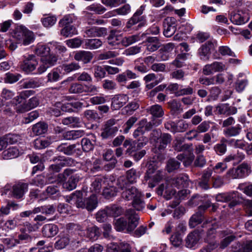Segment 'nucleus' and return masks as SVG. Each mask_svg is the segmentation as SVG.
I'll return each mask as SVG.
<instances>
[{"label": "nucleus", "mask_w": 252, "mask_h": 252, "mask_svg": "<svg viewBox=\"0 0 252 252\" xmlns=\"http://www.w3.org/2000/svg\"><path fill=\"white\" fill-rule=\"evenodd\" d=\"M248 17L240 11H233L230 14V20L232 23L236 25L243 24L248 21Z\"/></svg>", "instance_id": "30"}, {"label": "nucleus", "mask_w": 252, "mask_h": 252, "mask_svg": "<svg viewBox=\"0 0 252 252\" xmlns=\"http://www.w3.org/2000/svg\"><path fill=\"white\" fill-rule=\"evenodd\" d=\"M189 177L183 174L168 179V183L170 186L178 189L188 187L189 186Z\"/></svg>", "instance_id": "13"}, {"label": "nucleus", "mask_w": 252, "mask_h": 252, "mask_svg": "<svg viewBox=\"0 0 252 252\" xmlns=\"http://www.w3.org/2000/svg\"><path fill=\"white\" fill-rule=\"evenodd\" d=\"M218 226L215 220L206 221V222L203 223V227H209L207 232V236L209 239H211L214 237L213 235L215 233Z\"/></svg>", "instance_id": "39"}, {"label": "nucleus", "mask_w": 252, "mask_h": 252, "mask_svg": "<svg viewBox=\"0 0 252 252\" xmlns=\"http://www.w3.org/2000/svg\"><path fill=\"white\" fill-rule=\"evenodd\" d=\"M109 217L107 207L103 210H99L95 214V219L98 222H103L107 220Z\"/></svg>", "instance_id": "58"}, {"label": "nucleus", "mask_w": 252, "mask_h": 252, "mask_svg": "<svg viewBox=\"0 0 252 252\" xmlns=\"http://www.w3.org/2000/svg\"><path fill=\"white\" fill-rule=\"evenodd\" d=\"M28 185L26 183L19 182L12 187V195L16 198H21L28 191Z\"/></svg>", "instance_id": "22"}, {"label": "nucleus", "mask_w": 252, "mask_h": 252, "mask_svg": "<svg viewBox=\"0 0 252 252\" xmlns=\"http://www.w3.org/2000/svg\"><path fill=\"white\" fill-rule=\"evenodd\" d=\"M64 125L70 126L73 127L78 126L80 121V119L75 117H69L63 119L62 121Z\"/></svg>", "instance_id": "51"}, {"label": "nucleus", "mask_w": 252, "mask_h": 252, "mask_svg": "<svg viewBox=\"0 0 252 252\" xmlns=\"http://www.w3.org/2000/svg\"><path fill=\"white\" fill-rule=\"evenodd\" d=\"M58 60V57L57 56L50 53L45 57L41 58L39 66L34 74H41L45 72L48 68L55 65Z\"/></svg>", "instance_id": "6"}, {"label": "nucleus", "mask_w": 252, "mask_h": 252, "mask_svg": "<svg viewBox=\"0 0 252 252\" xmlns=\"http://www.w3.org/2000/svg\"><path fill=\"white\" fill-rule=\"evenodd\" d=\"M108 43L112 46H115L121 43L125 46H127L136 41L140 40V37L138 34L133 35L124 39L121 35L116 32H110L107 37Z\"/></svg>", "instance_id": "4"}, {"label": "nucleus", "mask_w": 252, "mask_h": 252, "mask_svg": "<svg viewBox=\"0 0 252 252\" xmlns=\"http://www.w3.org/2000/svg\"><path fill=\"white\" fill-rule=\"evenodd\" d=\"M39 104V99L36 97L31 98L27 103H24L16 107L17 112L23 113L36 107Z\"/></svg>", "instance_id": "21"}, {"label": "nucleus", "mask_w": 252, "mask_h": 252, "mask_svg": "<svg viewBox=\"0 0 252 252\" xmlns=\"http://www.w3.org/2000/svg\"><path fill=\"white\" fill-rule=\"evenodd\" d=\"M211 122L208 121H205L200 123L197 127L196 130H191L187 132V134H192V136L188 137V140H191L194 138H196L198 133H205L208 131L210 127Z\"/></svg>", "instance_id": "24"}, {"label": "nucleus", "mask_w": 252, "mask_h": 252, "mask_svg": "<svg viewBox=\"0 0 252 252\" xmlns=\"http://www.w3.org/2000/svg\"><path fill=\"white\" fill-rule=\"evenodd\" d=\"M34 91L32 90H26L21 92L18 96L15 97L13 100V103L15 104L16 107L19 105H21L25 102H23V100H25L30 96L33 94Z\"/></svg>", "instance_id": "36"}, {"label": "nucleus", "mask_w": 252, "mask_h": 252, "mask_svg": "<svg viewBox=\"0 0 252 252\" xmlns=\"http://www.w3.org/2000/svg\"><path fill=\"white\" fill-rule=\"evenodd\" d=\"M226 69L224 64L221 62H215L212 63L205 65L203 69V74L209 75L216 72H221Z\"/></svg>", "instance_id": "18"}, {"label": "nucleus", "mask_w": 252, "mask_h": 252, "mask_svg": "<svg viewBox=\"0 0 252 252\" xmlns=\"http://www.w3.org/2000/svg\"><path fill=\"white\" fill-rule=\"evenodd\" d=\"M176 158L178 160L183 162L185 167H188L191 165L194 159V155L192 151L189 150L183 153L179 154Z\"/></svg>", "instance_id": "27"}, {"label": "nucleus", "mask_w": 252, "mask_h": 252, "mask_svg": "<svg viewBox=\"0 0 252 252\" xmlns=\"http://www.w3.org/2000/svg\"><path fill=\"white\" fill-rule=\"evenodd\" d=\"M86 231V233H83V235L89 238L90 240L94 241L98 238L99 235V231L97 227L95 226L89 227V226H88Z\"/></svg>", "instance_id": "37"}, {"label": "nucleus", "mask_w": 252, "mask_h": 252, "mask_svg": "<svg viewBox=\"0 0 252 252\" xmlns=\"http://www.w3.org/2000/svg\"><path fill=\"white\" fill-rule=\"evenodd\" d=\"M145 9V6L142 5L136 10L132 17L128 21L126 26L127 28H130L138 23H139L137 26L138 28L142 27L146 25V16L143 15Z\"/></svg>", "instance_id": "10"}, {"label": "nucleus", "mask_w": 252, "mask_h": 252, "mask_svg": "<svg viewBox=\"0 0 252 252\" xmlns=\"http://www.w3.org/2000/svg\"><path fill=\"white\" fill-rule=\"evenodd\" d=\"M4 78V81L6 83L13 84L17 82L22 76L19 73H6Z\"/></svg>", "instance_id": "54"}, {"label": "nucleus", "mask_w": 252, "mask_h": 252, "mask_svg": "<svg viewBox=\"0 0 252 252\" xmlns=\"http://www.w3.org/2000/svg\"><path fill=\"white\" fill-rule=\"evenodd\" d=\"M180 162L176 160L175 158H171L168 160L167 163V170L168 172H171L179 169L180 168Z\"/></svg>", "instance_id": "60"}, {"label": "nucleus", "mask_w": 252, "mask_h": 252, "mask_svg": "<svg viewBox=\"0 0 252 252\" xmlns=\"http://www.w3.org/2000/svg\"><path fill=\"white\" fill-rule=\"evenodd\" d=\"M189 56V53H181L178 54L175 60L170 63V64L177 68H181L186 65L185 61Z\"/></svg>", "instance_id": "33"}, {"label": "nucleus", "mask_w": 252, "mask_h": 252, "mask_svg": "<svg viewBox=\"0 0 252 252\" xmlns=\"http://www.w3.org/2000/svg\"><path fill=\"white\" fill-rule=\"evenodd\" d=\"M140 174L135 169L131 168L126 172V177L129 182L133 183L139 177Z\"/></svg>", "instance_id": "64"}, {"label": "nucleus", "mask_w": 252, "mask_h": 252, "mask_svg": "<svg viewBox=\"0 0 252 252\" xmlns=\"http://www.w3.org/2000/svg\"><path fill=\"white\" fill-rule=\"evenodd\" d=\"M19 154V150L16 147L9 148L3 152V155L5 159L15 158L18 156Z\"/></svg>", "instance_id": "55"}, {"label": "nucleus", "mask_w": 252, "mask_h": 252, "mask_svg": "<svg viewBox=\"0 0 252 252\" xmlns=\"http://www.w3.org/2000/svg\"><path fill=\"white\" fill-rule=\"evenodd\" d=\"M170 75L172 79L184 81L185 80V72L182 69H175L171 72Z\"/></svg>", "instance_id": "63"}, {"label": "nucleus", "mask_w": 252, "mask_h": 252, "mask_svg": "<svg viewBox=\"0 0 252 252\" xmlns=\"http://www.w3.org/2000/svg\"><path fill=\"white\" fill-rule=\"evenodd\" d=\"M238 246L239 249L236 248L232 250L231 252H252V240L247 241L242 244L240 247L239 244H236Z\"/></svg>", "instance_id": "50"}, {"label": "nucleus", "mask_w": 252, "mask_h": 252, "mask_svg": "<svg viewBox=\"0 0 252 252\" xmlns=\"http://www.w3.org/2000/svg\"><path fill=\"white\" fill-rule=\"evenodd\" d=\"M122 196L124 198L130 200L132 199L134 200L137 197L141 196L142 194L135 187H131L124 190Z\"/></svg>", "instance_id": "31"}, {"label": "nucleus", "mask_w": 252, "mask_h": 252, "mask_svg": "<svg viewBox=\"0 0 252 252\" xmlns=\"http://www.w3.org/2000/svg\"><path fill=\"white\" fill-rule=\"evenodd\" d=\"M12 36L16 38L19 43L27 45L32 43L34 40L33 32H12Z\"/></svg>", "instance_id": "19"}, {"label": "nucleus", "mask_w": 252, "mask_h": 252, "mask_svg": "<svg viewBox=\"0 0 252 252\" xmlns=\"http://www.w3.org/2000/svg\"><path fill=\"white\" fill-rule=\"evenodd\" d=\"M93 58V54L92 52L84 50L76 52L74 56L75 60L82 62L84 64L90 63Z\"/></svg>", "instance_id": "28"}, {"label": "nucleus", "mask_w": 252, "mask_h": 252, "mask_svg": "<svg viewBox=\"0 0 252 252\" xmlns=\"http://www.w3.org/2000/svg\"><path fill=\"white\" fill-rule=\"evenodd\" d=\"M242 129L240 125L238 124L235 126H229L223 130L224 134L227 137H234L238 135Z\"/></svg>", "instance_id": "40"}, {"label": "nucleus", "mask_w": 252, "mask_h": 252, "mask_svg": "<svg viewBox=\"0 0 252 252\" xmlns=\"http://www.w3.org/2000/svg\"><path fill=\"white\" fill-rule=\"evenodd\" d=\"M219 234L220 237H224L220 244V248L221 249L226 248L236 238V237L233 233V231L229 229L220 231L219 232Z\"/></svg>", "instance_id": "15"}, {"label": "nucleus", "mask_w": 252, "mask_h": 252, "mask_svg": "<svg viewBox=\"0 0 252 252\" xmlns=\"http://www.w3.org/2000/svg\"><path fill=\"white\" fill-rule=\"evenodd\" d=\"M251 172L250 165L244 162L237 168L230 169L227 172V174L229 177L233 179L242 178L248 176Z\"/></svg>", "instance_id": "9"}, {"label": "nucleus", "mask_w": 252, "mask_h": 252, "mask_svg": "<svg viewBox=\"0 0 252 252\" xmlns=\"http://www.w3.org/2000/svg\"><path fill=\"white\" fill-rule=\"evenodd\" d=\"M216 199L218 202H229L230 208H233L241 202L237 193L235 192L219 193L216 195Z\"/></svg>", "instance_id": "7"}, {"label": "nucleus", "mask_w": 252, "mask_h": 252, "mask_svg": "<svg viewBox=\"0 0 252 252\" xmlns=\"http://www.w3.org/2000/svg\"><path fill=\"white\" fill-rule=\"evenodd\" d=\"M96 143V137L91 134L90 138H83L81 140L82 149L84 152H88L93 150Z\"/></svg>", "instance_id": "29"}, {"label": "nucleus", "mask_w": 252, "mask_h": 252, "mask_svg": "<svg viewBox=\"0 0 252 252\" xmlns=\"http://www.w3.org/2000/svg\"><path fill=\"white\" fill-rule=\"evenodd\" d=\"M60 162L56 164H52L49 167V170L52 172H58L63 167L70 166L73 163V160L70 158L59 157Z\"/></svg>", "instance_id": "25"}, {"label": "nucleus", "mask_w": 252, "mask_h": 252, "mask_svg": "<svg viewBox=\"0 0 252 252\" xmlns=\"http://www.w3.org/2000/svg\"><path fill=\"white\" fill-rule=\"evenodd\" d=\"M219 111L220 114L231 115L237 113V109L234 106H229L228 104H225L220 108Z\"/></svg>", "instance_id": "57"}, {"label": "nucleus", "mask_w": 252, "mask_h": 252, "mask_svg": "<svg viewBox=\"0 0 252 252\" xmlns=\"http://www.w3.org/2000/svg\"><path fill=\"white\" fill-rule=\"evenodd\" d=\"M163 178V172L161 170H157L154 172L153 169L149 168L145 176V180H150L148 186L153 188L156 184L160 182Z\"/></svg>", "instance_id": "14"}, {"label": "nucleus", "mask_w": 252, "mask_h": 252, "mask_svg": "<svg viewBox=\"0 0 252 252\" xmlns=\"http://www.w3.org/2000/svg\"><path fill=\"white\" fill-rule=\"evenodd\" d=\"M80 180V177L77 175H72L68 181L63 184L64 188L68 190H72L76 188L77 184Z\"/></svg>", "instance_id": "43"}, {"label": "nucleus", "mask_w": 252, "mask_h": 252, "mask_svg": "<svg viewBox=\"0 0 252 252\" xmlns=\"http://www.w3.org/2000/svg\"><path fill=\"white\" fill-rule=\"evenodd\" d=\"M57 21V18L55 16L50 15L46 17L42 18L41 22L45 27H51L53 26Z\"/></svg>", "instance_id": "59"}, {"label": "nucleus", "mask_w": 252, "mask_h": 252, "mask_svg": "<svg viewBox=\"0 0 252 252\" xmlns=\"http://www.w3.org/2000/svg\"><path fill=\"white\" fill-rule=\"evenodd\" d=\"M227 140L225 138H222L220 142L214 146V150L218 155H224L227 151Z\"/></svg>", "instance_id": "38"}, {"label": "nucleus", "mask_w": 252, "mask_h": 252, "mask_svg": "<svg viewBox=\"0 0 252 252\" xmlns=\"http://www.w3.org/2000/svg\"><path fill=\"white\" fill-rule=\"evenodd\" d=\"M205 200V197L196 194L192 196L188 203L191 206H195L199 205L200 203H202V205L204 204L206 202H204Z\"/></svg>", "instance_id": "56"}, {"label": "nucleus", "mask_w": 252, "mask_h": 252, "mask_svg": "<svg viewBox=\"0 0 252 252\" xmlns=\"http://www.w3.org/2000/svg\"><path fill=\"white\" fill-rule=\"evenodd\" d=\"M87 190L84 189L76 190L70 195L66 196L65 200L70 204H75L78 208L86 209L90 212L93 211L97 206V198L95 194H92L85 199L87 195Z\"/></svg>", "instance_id": "1"}, {"label": "nucleus", "mask_w": 252, "mask_h": 252, "mask_svg": "<svg viewBox=\"0 0 252 252\" xmlns=\"http://www.w3.org/2000/svg\"><path fill=\"white\" fill-rule=\"evenodd\" d=\"M75 147L74 144L67 146L66 144L63 143L57 148V150L58 151L63 152L66 155H71L75 152Z\"/></svg>", "instance_id": "47"}, {"label": "nucleus", "mask_w": 252, "mask_h": 252, "mask_svg": "<svg viewBox=\"0 0 252 252\" xmlns=\"http://www.w3.org/2000/svg\"><path fill=\"white\" fill-rule=\"evenodd\" d=\"M171 140L172 137L170 134L162 133L159 140L155 145V147L153 149V152L156 154L153 158V162H161L164 159V155L161 153L165 149L167 145L171 142Z\"/></svg>", "instance_id": "3"}, {"label": "nucleus", "mask_w": 252, "mask_h": 252, "mask_svg": "<svg viewBox=\"0 0 252 252\" xmlns=\"http://www.w3.org/2000/svg\"><path fill=\"white\" fill-rule=\"evenodd\" d=\"M128 101V97L126 94H118L112 99L111 107L114 110H118Z\"/></svg>", "instance_id": "26"}, {"label": "nucleus", "mask_w": 252, "mask_h": 252, "mask_svg": "<svg viewBox=\"0 0 252 252\" xmlns=\"http://www.w3.org/2000/svg\"><path fill=\"white\" fill-rule=\"evenodd\" d=\"M84 134L85 131L83 130H70L64 134V137L66 140H71L81 137Z\"/></svg>", "instance_id": "46"}, {"label": "nucleus", "mask_w": 252, "mask_h": 252, "mask_svg": "<svg viewBox=\"0 0 252 252\" xmlns=\"http://www.w3.org/2000/svg\"><path fill=\"white\" fill-rule=\"evenodd\" d=\"M105 180V178L103 177H97L95 178L91 185L92 190L95 193L99 192Z\"/></svg>", "instance_id": "44"}, {"label": "nucleus", "mask_w": 252, "mask_h": 252, "mask_svg": "<svg viewBox=\"0 0 252 252\" xmlns=\"http://www.w3.org/2000/svg\"><path fill=\"white\" fill-rule=\"evenodd\" d=\"M217 42L214 40L212 41H208L205 44L198 49V53L201 60L207 61L209 60L210 55V50L217 46Z\"/></svg>", "instance_id": "16"}, {"label": "nucleus", "mask_w": 252, "mask_h": 252, "mask_svg": "<svg viewBox=\"0 0 252 252\" xmlns=\"http://www.w3.org/2000/svg\"><path fill=\"white\" fill-rule=\"evenodd\" d=\"M50 144V140L47 138H37L33 143L34 147L38 150L44 149L49 146Z\"/></svg>", "instance_id": "48"}, {"label": "nucleus", "mask_w": 252, "mask_h": 252, "mask_svg": "<svg viewBox=\"0 0 252 252\" xmlns=\"http://www.w3.org/2000/svg\"><path fill=\"white\" fill-rule=\"evenodd\" d=\"M50 52V48L46 45L38 44L35 49V54L41 58L48 55Z\"/></svg>", "instance_id": "52"}, {"label": "nucleus", "mask_w": 252, "mask_h": 252, "mask_svg": "<svg viewBox=\"0 0 252 252\" xmlns=\"http://www.w3.org/2000/svg\"><path fill=\"white\" fill-rule=\"evenodd\" d=\"M210 207V202L207 200L203 205H200L198 207V211L192 216L189 221V225L191 228L195 227L200 224L203 220V213Z\"/></svg>", "instance_id": "11"}, {"label": "nucleus", "mask_w": 252, "mask_h": 252, "mask_svg": "<svg viewBox=\"0 0 252 252\" xmlns=\"http://www.w3.org/2000/svg\"><path fill=\"white\" fill-rule=\"evenodd\" d=\"M118 120L110 119L105 122L101 133L102 139L113 138L117 134L119 130Z\"/></svg>", "instance_id": "5"}, {"label": "nucleus", "mask_w": 252, "mask_h": 252, "mask_svg": "<svg viewBox=\"0 0 252 252\" xmlns=\"http://www.w3.org/2000/svg\"><path fill=\"white\" fill-rule=\"evenodd\" d=\"M131 247L127 243H110L107 245V252H131Z\"/></svg>", "instance_id": "20"}, {"label": "nucleus", "mask_w": 252, "mask_h": 252, "mask_svg": "<svg viewBox=\"0 0 252 252\" xmlns=\"http://www.w3.org/2000/svg\"><path fill=\"white\" fill-rule=\"evenodd\" d=\"M41 82L37 78H32L24 81L22 84L23 88H35L40 87Z\"/></svg>", "instance_id": "49"}, {"label": "nucleus", "mask_w": 252, "mask_h": 252, "mask_svg": "<svg viewBox=\"0 0 252 252\" xmlns=\"http://www.w3.org/2000/svg\"><path fill=\"white\" fill-rule=\"evenodd\" d=\"M185 138L180 137L176 138L173 142V148L177 152H186L189 150L190 145L188 144L184 143Z\"/></svg>", "instance_id": "34"}, {"label": "nucleus", "mask_w": 252, "mask_h": 252, "mask_svg": "<svg viewBox=\"0 0 252 252\" xmlns=\"http://www.w3.org/2000/svg\"><path fill=\"white\" fill-rule=\"evenodd\" d=\"M238 189L243 193L249 196H252V184L250 183H242L239 185Z\"/></svg>", "instance_id": "61"}, {"label": "nucleus", "mask_w": 252, "mask_h": 252, "mask_svg": "<svg viewBox=\"0 0 252 252\" xmlns=\"http://www.w3.org/2000/svg\"><path fill=\"white\" fill-rule=\"evenodd\" d=\"M81 68L79 64L76 62H72L69 63L63 64L62 68L66 73L79 70Z\"/></svg>", "instance_id": "53"}, {"label": "nucleus", "mask_w": 252, "mask_h": 252, "mask_svg": "<svg viewBox=\"0 0 252 252\" xmlns=\"http://www.w3.org/2000/svg\"><path fill=\"white\" fill-rule=\"evenodd\" d=\"M38 62L35 56L33 55H27L23 57V61L21 63V69L26 73H32L36 68Z\"/></svg>", "instance_id": "8"}, {"label": "nucleus", "mask_w": 252, "mask_h": 252, "mask_svg": "<svg viewBox=\"0 0 252 252\" xmlns=\"http://www.w3.org/2000/svg\"><path fill=\"white\" fill-rule=\"evenodd\" d=\"M126 216L128 219L121 217L114 220V227L118 231H122L125 229L128 232L132 231L139 223V217L133 209L126 210Z\"/></svg>", "instance_id": "2"}, {"label": "nucleus", "mask_w": 252, "mask_h": 252, "mask_svg": "<svg viewBox=\"0 0 252 252\" xmlns=\"http://www.w3.org/2000/svg\"><path fill=\"white\" fill-rule=\"evenodd\" d=\"M200 239L199 233L193 231L188 234L186 239V246L189 248H192L195 246Z\"/></svg>", "instance_id": "35"}, {"label": "nucleus", "mask_w": 252, "mask_h": 252, "mask_svg": "<svg viewBox=\"0 0 252 252\" xmlns=\"http://www.w3.org/2000/svg\"><path fill=\"white\" fill-rule=\"evenodd\" d=\"M176 190L168 183V180L160 185L157 189V193L159 196H163L166 200L170 199L175 194Z\"/></svg>", "instance_id": "12"}, {"label": "nucleus", "mask_w": 252, "mask_h": 252, "mask_svg": "<svg viewBox=\"0 0 252 252\" xmlns=\"http://www.w3.org/2000/svg\"><path fill=\"white\" fill-rule=\"evenodd\" d=\"M147 110L148 112L154 117H162L164 115V110L162 107L158 104L151 106Z\"/></svg>", "instance_id": "41"}, {"label": "nucleus", "mask_w": 252, "mask_h": 252, "mask_svg": "<svg viewBox=\"0 0 252 252\" xmlns=\"http://www.w3.org/2000/svg\"><path fill=\"white\" fill-rule=\"evenodd\" d=\"M48 129V125L44 122H39L33 126L32 129L34 134L36 135L45 133Z\"/></svg>", "instance_id": "42"}, {"label": "nucleus", "mask_w": 252, "mask_h": 252, "mask_svg": "<svg viewBox=\"0 0 252 252\" xmlns=\"http://www.w3.org/2000/svg\"><path fill=\"white\" fill-rule=\"evenodd\" d=\"M84 86L79 83H72L69 89V92L71 94H81L84 93Z\"/></svg>", "instance_id": "62"}, {"label": "nucleus", "mask_w": 252, "mask_h": 252, "mask_svg": "<svg viewBox=\"0 0 252 252\" xmlns=\"http://www.w3.org/2000/svg\"><path fill=\"white\" fill-rule=\"evenodd\" d=\"M107 210L109 217H117L124 213L123 208L117 205H112L107 206Z\"/></svg>", "instance_id": "45"}, {"label": "nucleus", "mask_w": 252, "mask_h": 252, "mask_svg": "<svg viewBox=\"0 0 252 252\" xmlns=\"http://www.w3.org/2000/svg\"><path fill=\"white\" fill-rule=\"evenodd\" d=\"M59 231L58 226L54 224H47L44 225L42 228L43 235L49 238L56 235Z\"/></svg>", "instance_id": "32"}, {"label": "nucleus", "mask_w": 252, "mask_h": 252, "mask_svg": "<svg viewBox=\"0 0 252 252\" xmlns=\"http://www.w3.org/2000/svg\"><path fill=\"white\" fill-rule=\"evenodd\" d=\"M213 170L207 168L203 172L200 181L198 182V187L202 189L207 190L210 188L209 181L212 176Z\"/></svg>", "instance_id": "23"}, {"label": "nucleus", "mask_w": 252, "mask_h": 252, "mask_svg": "<svg viewBox=\"0 0 252 252\" xmlns=\"http://www.w3.org/2000/svg\"><path fill=\"white\" fill-rule=\"evenodd\" d=\"M76 20L73 14L65 15L59 22L60 27L63 28L62 31L64 32H70L75 31V28L72 25V23Z\"/></svg>", "instance_id": "17"}]
</instances>
